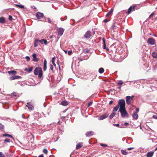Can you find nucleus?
I'll return each instance as SVG.
<instances>
[{"label":"nucleus","instance_id":"f257e3e1","mask_svg":"<svg viewBox=\"0 0 157 157\" xmlns=\"http://www.w3.org/2000/svg\"><path fill=\"white\" fill-rule=\"evenodd\" d=\"M34 74L35 75H38V78H41L43 76V72L41 68L40 67H36L34 71Z\"/></svg>","mask_w":157,"mask_h":157},{"label":"nucleus","instance_id":"f03ea898","mask_svg":"<svg viewBox=\"0 0 157 157\" xmlns=\"http://www.w3.org/2000/svg\"><path fill=\"white\" fill-rule=\"evenodd\" d=\"M121 117H128V114L125 109V108H119Z\"/></svg>","mask_w":157,"mask_h":157},{"label":"nucleus","instance_id":"7ed1b4c3","mask_svg":"<svg viewBox=\"0 0 157 157\" xmlns=\"http://www.w3.org/2000/svg\"><path fill=\"white\" fill-rule=\"evenodd\" d=\"M118 106L120 108H125V102L124 99H122L119 100L118 103Z\"/></svg>","mask_w":157,"mask_h":157},{"label":"nucleus","instance_id":"20e7f679","mask_svg":"<svg viewBox=\"0 0 157 157\" xmlns=\"http://www.w3.org/2000/svg\"><path fill=\"white\" fill-rule=\"evenodd\" d=\"M155 40L153 38H149L147 40V43L151 45H154L155 44Z\"/></svg>","mask_w":157,"mask_h":157},{"label":"nucleus","instance_id":"39448f33","mask_svg":"<svg viewBox=\"0 0 157 157\" xmlns=\"http://www.w3.org/2000/svg\"><path fill=\"white\" fill-rule=\"evenodd\" d=\"M91 36V33L89 31H87L84 35L85 38L88 39L90 38Z\"/></svg>","mask_w":157,"mask_h":157},{"label":"nucleus","instance_id":"423d86ee","mask_svg":"<svg viewBox=\"0 0 157 157\" xmlns=\"http://www.w3.org/2000/svg\"><path fill=\"white\" fill-rule=\"evenodd\" d=\"M133 97V96H132V97L128 96L126 97V102L129 105L131 104V101Z\"/></svg>","mask_w":157,"mask_h":157},{"label":"nucleus","instance_id":"0eeeda50","mask_svg":"<svg viewBox=\"0 0 157 157\" xmlns=\"http://www.w3.org/2000/svg\"><path fill=\"white\" fill-rule=\"evenodd\" d=\"M109 114L107 113L104 114H103L99 117L98 119L100 120H103L107 117L109 116Z\"/></svg>","mask_w":157,"mask_h":157},{"label":"nucleus","instance_id":"6e6552de","mask_svg":"<svg viewBox=\"0 0 157 157\" xmlns=\"http://www.w3.org/2000/svg\"><path fill=\"white\" fill-rule=\"evenodd\" d=\"M64 31V29L60 28L58 30V34L59 36H61L63 34Z\"/></svg>","mask_w":157,"mask_h":157},{"label":"nucleus","instance_id":"1a4fd4ad","mask_svg":"<svg viewBox=\"0 0 157 157\" xmlns=\"http://www.w3.org/2000/svg\"><path fill=\"white\" fill-rule=\"evenodd\" d=\"M36 18L38 19H40L41 18L43 17L44 14L43 13H40L39 12H37L36 15Z\"/></svg>","mask_w":157,"mask_h":157},{"label":"nucleus","instance_id":"9d476101","mask_svg":"<svg viewBox=\"0 0 157 157\" xmlns=\"http://www.w3.org/2000/svg\"><path fill=\"white\" fill-rule=\"evenodd\" d=\"M26 106L27 107L29 111H32L34 109V106L30 103H28Z\"/></svg>","mask_w":157,"mask_h":157},{"label":"nucleus","instance_id":"9b49d317","mask_svg":"<svg viewBox=\"0 0 157 157\" xmlns=\"http://www.w3.org/2000/svg\"><path fill=\"white\" fill-rule=\"evenodd\" d=\"M21 77L19 76L14 75L10 77L9 78V79L10 80H12L14 79H17L19 78H20Z\"/></svg>","mask_w":157,"mask_h":157},{"label":"nucleus","instance_id":"f8f14e48","mask_svg":"<svg viewBox=\"0 0 157 157\" xmlns=\"http://www.w3.org/2000/svg\"><path fill=\"white\" fill-rule=\"evenodd\" d=\"M32 57H33V61L37 62L39 61V59L36 58V54L35 53H33V54Z\"/></svg>","mask_w":157,"mask_h":157},{"label":"nucleus","instance_id":"ddd939ff","mask_svg":"<svg viewBox=\"0 0 157 157\" xmlns=\"http://www.w3.org/2000/svg\"><path fill=\"white\" fill-rule=\"evenodd\" d=\"M135 8V6H131L128 9V11L126 12V13L128 14L130 13H131V11H133L134 10V9Z\"/></svg>","mask_w":157,"mask_h":157},{"label":"nucleus","instance_id":"4468645a","mask_svg":"<svg viewBox=\"0 0 157 157\" xmlns=\"http://www.w3.org/2000/svg\"><path fill=\"white\" fill-rule=\"evenodd\" d=\"M154 152L153 151H151L147 152L146 154L147 157H152L154 154Z\"/></svg>","mask_w":157,"mask_h":157},{"label":"nucleus","instance_id":"2eb2a0df","mask_svg":"<svg viewBox=\"0 0 157 157\" xmlns=\"http://www.w3.org/2000/svg\"><path fill=\"white\" fill-rule=\"evenodd\" d=\"M94 134V132L92 131H91L86 132L85 134V135L86 136L89 137L93 135Z\"/></svg>","mask_w":157,"mask_h":157},{"label":"nucleus","instance_id":"dca6fc26","mask_svg":"<svg viewBox=\"0 0 157 157\" xmlns=\"http://www.w3.org/2000/svg\"><path fill=\"white\" fill-rule=\"evenodd\" d=\"M132 117L135 119H137L138 117L137 113L134 112L132 114Z\"/></svg>","mask_w":157,"mask_h":157},{"label":"nucleus","instance_id":"f3484780","mask_svg":"<svg viewBox=\"0 0 157 157\" xmlns=\"http://www.w3.org/2000/svg\"><path fill=\"white\" fill-rule=\"evenodd\" d=\"M47 61L46 59H44V71H45L47 69Z\"/></svg>","mask_w":157,"mask_h":157},{"label":"nucleus","instance_id":"a211bd4d","mask_svg":"<svg viewBox=\"0 0 157 157\" xmlns=\"http://www.w3.org/2000/svg\"><path fill=\"white\" fill-rule=\"evenodd\" d=\"M40 42V40L38 39H36L35 40L34 43V47H36L38 45V43Z\"/></svg>","mask_w":157,"mask_h":157},{"label":"nucleus","instance_id":"6ab92c4d","mask_svg":"<svg viewBox=\"0 0 157 157\" xmlns=\"http://www.w3.org/2000/svg\"><path fill=\"white\" fill-rule=\"evenodd\" d=\"M102 41L103 42V49H106L107 50H108V48H107L105 44V39L103 38L102 39Z\"/></svg>","mask_w":157,"mask_h":157},{"label":"nucleus","instance_id":"aec40b11","mask_svg":"<svg viewBox=\"0 0 157 157\" xmlns=\"http://www.w3.org/2000/svg\"><path fill=\"white\" fill-rule=\"evenodd\" d=\"M82 146V143H79L76 146V149H78L81 147Z\"/></svg>","mask_w":157,"mask_h":157},{"label":"nucleus","instance_id":"412c9836","mask_svg":"<svg viewBox=\"0 0 157 157\" xmlns=\"http://www.w3.org/2000/svg\"><path fill=\"white\" fill-rule=\"evenodd\" d=\"M40 40V43L42 44H44L45 45H46L47 44L48 41L46 40L42 39L41 40Z\"/></svg>","mask_w":157,"mask_h":157},{"label":"nucleus","instance_id":"4be33fe9","mask_svg":"<svg viewBox=\"0 0 157 157\" xmlns=\"http://www.w3.org/2000/svg\"><path fill=\"white\" fill-rule=\"evenodd\" d=\"M113 9H111L110 10L108 13H107L106 15V16L108 17L110 15H112L113 13Z\"/></svg>","mask_w":157,"mask_h":157},{"label":"nucleus","instance_id":"5701e85b","mask_svg":"<svg viewBox=\"0 0 157 157\" xmlns=\"http://www.w3.org/2000/svg\"><path fill=\"white\" fill-rule=\"evenodd\" d=\"M33 69V67H30L29 69H28L27 68H25L24 69L25 71H27L29 73L30 72H31Z\"/></svg>","mask_w":157,"mask_h":157},{"label":"nucleus","instance_id":"b1692460","mask_svg":"<svg viewBox=\"0 0 157 157\" xmlns=\"http://www.w3.org/2000/svg\"><path fill=\"white\" fill-rule=\"evenodd\" d=\"M16 73L17 72L14 71H8V73L9 74V75H14L16 74Z\"/></svg>","mask_w":157,"mask_h":157},{"label":"nucleus","instance_id":"393cba45","mask_svg":"<svg viewBox=\"0 0 157 157\" xmlns=\"http://www.w3.org/2000/svg\"><path fill=\"white\" fill-rule=\"evenodd\" d=\"M3 136H7L9 137H10L13 139V140H14V138L13 137V136L10 134H2Z\"/></svg>","mask_w":157,"mask_h":157},{"label":"nucleus","instance_id":"a878e982","mask_svg":"<svg viewBox=\"0 0 157 157\" xmlns=\"http://www.w3.org/2000/svg\"><path fill=\"white\" fill-rule=\"evenodd\" d=\"M61 104L63 106H66L68 105V102L66 101H63L61 102Z\"/></svg>","mask_w":157,"mask_h":157},{"label":"nucleus","instance_id":"bb28decb","mask_svg":"<svg viewBox=\"0 0 157 157\" xmlns=\"http://www.w3.org/2000/svg\"><path fill=\"white\" fill-rule=\"evenodd\" d=\"M11 96L13 98L16 97V98L18 97L19 96L18 94L15 92H13V93Z\"/></svg>","mask_w":157,"mask_h":157},{"label":"nucleus","instance_id":"cd10ccee","mask_svg":"<svg viewBox=\"0 0 157 157\" xmlns=\"http://www.w3.org/2000/svg\"><path fill=\"white\" fill-rule=\"evenodd\" d=\"M5 22V19L3 17H0V23H4Z\"/></svg>","mask_w":157,"mask_h":157},{"label":"nucleus","instance_id":"c85d7f7f","mask_svg":"<svg viewBox=\"0 0 157 157\" xmlns=\"http://www.w3.org/2000/svg\"><path fill=\"white\" fill-rule=\"evenodd\" d=\"M104 71V69L102 67L100 68L98 70V72L99 73H103Z\"/></svg>","mask_w":157,"mask_h":157},{"label":"nucleus","instance_id":"c756f323","mask_svg":"<svg viewBox=\"0 0 157 157\" xmlns=\"http://www.w3.org/2000/svg\"><path fill=\"white\" fill-rule=\"evenodd\" d=\"M152 56L155 58H157V54L155 52H153L152 54Z\"/></svg>","mask_w":157,"mask_h":157},{"label":"nucleus","instance_id":"7c9ffc66","mask_svg":"<svg viewBox=\"0 0 157 157\" xmlns=\"http://www.w3.org/2000/svg\"><path fill=\"white\" fill-rule=\"evenodd\" d=\"M116 113H114V112H113V113H112L109 116V117L111 119H112L114 117V116H115V115H116Z\"/></svg>","mask_w":157,"mask_h":157},{"label":"nucleus","instance_id":"2f4dec72","mask_svg":"<svg viewBox=\"0 0 157 157\" xmlns=\"http://www.w3.org/2000/svg\"><path fill=\"white\" fill-rule=\"evenodd\" d=\"M15 5L17 7H19L20 8H21V9H24L25 7L24 5H18V4H16Z\"/></svg>","mask_w":157,"mask_h":157},{"label":"nucleus","instance_id":"473e14b6","mask_svg":"<svg viewBox=\"0 0 157 157\" xmlns=\"http://www.w3.org/2000/svg\"><path fill=\"white\" fill-rule=\"evenodd\" d=\"M121 153L125 155H126L128 154V152L126 151V150H122L121 151Z\"/></svg>","mask_w":157,"mask_h":157},{"label":"nucleus","instance_id":"72a5a7b5","mask_svg":"<svg viewBox=\"0 0 157 157\" xmlns=\"http://www.w3.org/2000/svg\"><path fill=\"white\" fill-rule=\"evenodd\" d=\"M10 140L9 139L6 138L4 140V142L5 144H6L7 142L10 143Z\"/></svg>","mask_w":157,"mask_h":157},{"label":"nucleus","instance_id":"f704fd0d","mask_svg":"<svg viewBox=\"0 0 157 157\" xmlns=\"http://www.w3.org/2000/svg\"><path fill=\"white\" fill-rule=\"evenodd\" d=\"M119 107V106H118V105L116 106L115 107H114L113 109V111L114 112H116V111H117Z\"/></svg>","mask_w":157,"mask_h":157},{"label":"nucleus","instance_id":"c9c22d12","mask_svg":"<svg viewBox=\"0 0 157 157\" xmlns=\"http://www.w3.org/2000/svg\"><path fill=\"white\" fill-rule=\"evenodd\" d=\"M4 126L1 123L0 124V130L1 131H3L4 130Z\"/></svg>","mask_w":157,"mask_h":157},{"label":"nucleus","instance_id":"e433bc0d","mask_svg":"<svg viewBox=\"0 0 157 157\" xmlns=\"http://www.w3.org/2000/svg\"><path fill=\"white\" fill-rule=\"evenodd\" d=\"M123 82L122 80L120 81L119 82H117V84L120 86L121 85H122L123 84Z\"/></svg>","mask_w":157,"mask_h":157},{"label":"nucleus","instance_id":"4c0bfd02","mask_svg":"<svg viewBox=\"0 0 157 157\" xmlns=\"http://www.w3.org/2000/svg\"><path fill=\"white\" fill-rule=\"evenodd\" d=\"M116 25H115V23H114L113 25H112V28L113 29V30H115V29H116Z\"/></svg>","mask_w":157,"mask_h":157},{"label":"nucleus","instance_id":"58836bf2","mask_svg":"<svg viewBox=\"0 0 157 157\" xmlns=\"http://www.w3.org/2000/svg\"><path fill=\"white\" fill-rule=\"evenodd\" d=\"M0 157H6L2 152H0Z\"/></svg>","mask_w":157,"mask_h":157},{"label":"nucleus","instance_id":"ea45409f","mask_svg":"<svg viewBox=\"0 0 157 157\" xmlns=\"http://www.w3.org/2000/svg\"><path fill=\"white\" fill-rule=\"evenodd\" d=\"M56 58L55 57H54L52 58V63H55V61Z\"/></svg>","mask_w":157,"mask_h":157},{"label":"nucleus","instance_id":"a19ab883","mask_svg":"<svg viewBox=\"0 0 157 157\" xmlns=\"http://www.w3.org/2000/svg\"><path fill=\"white\" fill-rule=\"evenodd\" d=\"M43 152L46 154H47L48 152V150L46 149H44L43 151Z\"/></svg>","mask_w":157,"mask_h":157},{"label":"nucleus","instance_id":"79ce46f5","mask_svg":"<svg viewBox=\"0 0 157 157\" xmlns=\"http://www.w3.org/2000/svg\"><path fill=\"white\" fill-rule=\"evenodd\" d=\"M154 13H152L149 16V17H148V19H150V18H151V17L152 16H153V15H154Z\"/></svg>","mask_w":157,"mask_h":157},{"label":"nucleus","instance_id":"37998d69","mask_svg":"<svg viewBox=\"0 0 157 157\" xmlns=\"http://www.w3.org/2000/svg\"><path fill=\"white\" fill-rule=\"evenodd\" d=\"M25 59H26L27 61H29L30 60V57L29 56H26Z\"/></svg>","mask_w":157,"mask_h":157},{"label":"nucleus","instance_id":"c03bdc74","mask_svg":"<svg viewBox=\"0 0 157 157\" xmlns=\"http://www.w3.org/2000/svg\"><path fill=\"white\" fill-rule=\"evenodd\" d=\"M50 69L52 71H53V65L51 64L50 65Z\"/></svg>","mask_w":157,"mask_h":157},{"label":"nucleus","instance_id":"a18cd8bd","mask_svg":"<svg viewBox=\"0 0 157 157\" xmlns=\"http://www.w3.org/2000/svg\"><path fill=\"white\" fill-rule=\"evenodd\" d=\"M47 20H48V22L49 23H51V24H52V21H51V20H50V19L49 18H47Z\"/></svg>","mask_w":157,"mask_h":157},{"label":"nucleus","instance_id":"49530a36","mask_svg":"<svg viewBox=\"0 0 157 157\" xmlns=\"http://www.w3.org/2000/svg\"><path fill=\"white\" fill-rule=\"evenodd\" d=\"M100 145L101 146L104 147H107V145L106 144H101Z\"/></svg>","mask_w":157,"mask_h":157},{"label":"nucleus","instance_id":"de8ad7c7","mask_svg":"<svg viewBox=\"0 0 157 157\" xmlns=\"http://www.w3.org/2000/svg\"><path fill=\"white\" fill-rule=\"evenodd\" d=\"M9 21H12L13 18L10 15L9 16Z\"/></svg>","mask_w":157,"mask_h":157},{"label":"nucleus","instance_id":"09e8293b","mask_svg":"<svg viewBox=\"0 0 157 157\" xmlns=\"http://www.w3.org/2000/svg\"><path fill=\"white\" fill-rule=\"evenodd\" d=\"M92 103H93L92 101H91V102H89L88 104L87 107H88L89 106H90L92 104Z\"/></svg>","mask_w":157,"mask_h":157},{"label":"nucleus","instance_id":"8fccbe9b","mask_svg":"<svg viewBox=\"0 0 157 157\" xmlns=\"http://www.w3.org/2000/svg\"><path fill=\"white\" fill-rule=\"evenodd\" d=\"M72 53V51H68V54L69 55H71Z\"/></svg>","mask_w":157,"mask_h":157},{"label":"nucleus","instance_id":"3c124183","mask_svg":"<svg viewBox=\"0 0 157 157\" xmlns=\"http://www.w3.org/2000/svg\"><path fill=\"white\" fill-rule=\"evenodd\" d=\"M152 117L155 119L157 120V116L155 115H153L152 116Z\"/></svg>","mask_w":157,"mask_h":157},{"label":"nucleus","instance_id":"603ef678","mask_svg":"<svg viewBox=\"0 0 157 157\" xmlns=\"http://www.w3.org/2000/svg\"><path fill=\"white\" fill-rule=\"evenodd\" d=\"M113 125L118 127H120V125L118 124H114Z\"/></svg>","mask_w":157,"mask_h":157},{"label":"nucleus","instance_id":"864d4df0","mask_svg":"<svg viewBox=\"0 0 157 157\" xmlns=\"http://www.w3.org/2000/svg\"><path fill=\"white\" fill-rule=\"evenodd\" d=\"M136 113L138 112L139 111V109L138 108H137L136 109Z\"/></svg>","mask_w":157,"mask_h":157},{"label":"nucleus","instance_id":"5fc2aeb1","mask_svg":"<svg viewBox=\"0 0 157 157\" xmlns=\"http://www.w3.org/2000/svg\"><path fill=\"white\" fill-rule=\"evenodd\" d=\"M134 149V147H129L127 148V150H132Z\"/></svg>","mask_w":157,"mask_h":157},{"label":"nucleus","instance_id":"6e6d98bb","mask_svg":"<svg viewBox=\"0 0 157 157\" xmlns=\"http://www.w3.org/2000/svg\"><path fill=\"white\" fill-rule=\"evenodd\" d=\"M108 20L107 19H106L104 20V22L105 23H106L108 22Z\"/></svg>","mask_w":157,"mask_h":157},{"label":"nucleus","instance_id":"4d7b16f0","mask_svg":"<svg viewBox=\"0 0 157 157\" xmlns=\"http://www.w3.org/2000/svg\"><path fill=\"white\" fill-rule=\"evenodd\" d=\"M31 7L33 8L34 9L36 10V8L34 6H31Z\"/></svg>","mask_w":157,"mask_h":157},{"label":"nucleus","instance_id":"13d9d810","mask_svg":"<svg viewBox=\"0 0 157 157\" xmlns=\"http://www.w3.org/2000/svg\"><path fill=\"white\" fill-rule=\"evenodd\" d=\"M129 124L128 123V122H125L124 123V125H125V126H127V125H128Z\"/></svg>","mask_w":157,"mask_h":157},{"label":"nucleus","instance_id":"bf43d9fd","mask_svg":"<svg viewBox=\"0 0 157 157\" xmlns=\"http://www.w3.org/2000/svg\"><path fill=\"white\" fill-rule=\"evenodd\" d=\"M113 102V101H109V105H111V104Z\"/></svg>","mask_w":157,"mask_h":157},{"label":"nucleus","instance_id":"052dcab7","mask_svg":"<svg viewBox=\"0 0 157 157\" xmlns=\"http://www.w3.org/2000/svg\"><path fill=\"white\" fill-rule=\"evenodd\" d=\"M38 157H44V156L43 155H41Z\"/></svg>","mask_w":157,"mask_h":157},{"label":"nucleus","instance_id":"680f3d73","mask_svg":"<svg viewBox=\"0 0 157 157\" xmlns=\"http://www.w3.org/2000/svg\"><path fill=\"white\" fill-rule=\"evenodd\" d=\"M117 89H118L120 90L121 89V86H120L119 87H117Z\"/></svg>","mask_w":157,"mask_h":157},{"label":"nucleus","instance_id":"e2e57ef3","mask_svg":"<svg viewBox=\"0 0 157 157\" xmlns=\"http://www.w3.org/2000/svg\"><path fill=\"white\" fill-rule=\"evenodd\" d=\"M52 64H53L54 65V66H55V67H56V64L55 63H53Z\"/></svg>","mask_w":157,"mask_h":157},{"label":"nucleus","instance_id":"0e129e2a","mask_svg":"<svg viewBox=\"0 0 157 157\" xmlns=\"http://www.w3.org/2000/svg\"><path fill=\"white\" fill-rule=\"evenodd\" d=\"M157 150V146L156 147V148H155V151Z\"/></svg>","mask_w":157,"mask_h":157},{"label":"nucleus","instance_id":"69168bd1","mask_svg":"<svg viewBox=\"0 0 157 157\" xmlns=\"http://www.w3.org/2000/svg\"><path fill=\"white\" fill-rule=\"evenodd\" d=\"M59 123H60L59 121L58 122V124H60Z\"/></svg>","mask_w":157,"mask_h":157},{"label":"nucleus","instance_id":"338daca9","mask_svg":"<svg viewBox=\"0 0 157 157\" xmlns=\"http://www.w3.org/2000/svg\"><path fill=\"white\" fill-rule=\"evenodd\" d=\"M64 52H65L66 53H67V51H64Z\"/></svg>","mask_w":157,"mask_h":157},{"label":"nucleus","instance_id":"774afa93","mask_svg":"<svg viewBox=\"0 0 157 157\" xmlns=\"http://www.w3.org/2000/svg\"><path fill=\"white\" fill-rule=\"evenodd\" d=\"M62 118H63V119H64V118H65V117H63Z\"/></svg>","mask_w":157,"mask_h":157}]
</instances>
